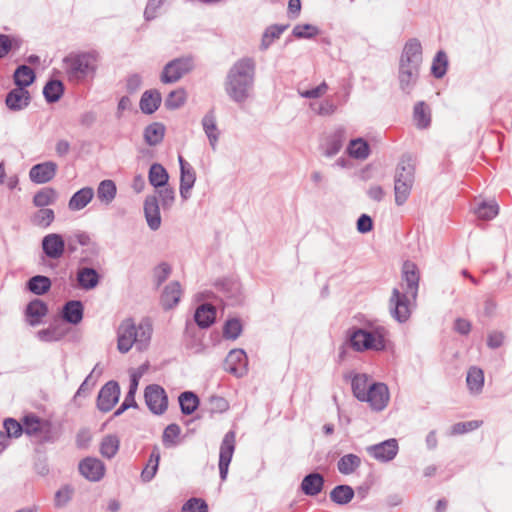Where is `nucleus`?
Returning <instances> with one entry per match:
<instances>
[{
    "label": "nucleus",
    "mask_w": 512,
    "mask_h": 512,
    "mask_svg": "<svg viewBox=\"0 0 512 512\" xmlns=\"http://www.w3.org/2000/svg\"><path fill=\"white\" fill-rule=\"evenodd\" d=\"M256 62L251 57L238 59L227 71L224 90L230 100L236 104L245 103L254 90Z\"/></svg>",
    "instance_id": "obj_1"
},
{
    "label": "nucleus",
    "mask_w": 512,
    "mask_h": 512,
    "mask_svg": "<svg viewBox=\"0 0 512 512\" xmlns=\"http://www.w3.org/2000/svg\"><path fill=\"white\" fill-rule=\"evenodd\" d=\"M419 272L415 263L405 261L402 266L403 291L394 288L389 299L391 316L399 323L406 322L411 315V300H416L419 288Z\"/></svg>",
    "instance_id": "obj_2"
},
{
    "label": "nucleus",
    "mask_w": 512,
    "mask_h": 512,
    "mask_svg": "<svg viewBox=\"0 0 512 512\" xmlns=\"http://www.w3.org/2000/svg\"><path fill=\"white\" fill-rule=\"evenodd\" d=\"M153 328L151 321L144 318L138 325L133 319H124L117 329V349L120 353H127L133 345L137 350L144 351L148 348Z\"/></svg>",
    "instance_id": "obj_3"
},
{
    "label": "nucleus",
    "mask_w": 512,
    "mask_h": 512,
    "mask_svg": "<svg viewBox=\"0 0 512 512\" xmlns=\"http://www.w3.org/2000/svg\"><path fill=\"white\" fill-rule=\"evenodd\" d=\"M388 330L378 321H366L360 328L348 331L350 346L357 352L382 351L386 348Z\"/></svg>",
    "instance_id": "obj_4"
},
{
    "label": "nucleus",
    "mask_w": 512,
    "mask_h": 512,
    "mask_svg": "<svg viewBox=\"0 0 512 512\" xmlns=\"http://www.w3.org/2000/svg\"><path fill=\"white\" fill-rule=\"evenodd\" d=\"M98 67V54L90 52H72L62 60V68L72 83H80L93 78Z\"/></svg>",
    "instance_id": "obj_5"
},
{
    "label": "nucleus",
    "mask_w": 512,
    "mask_h": 512,
    "mask_svg": "<svg viewBox=\"0 0 512 512\" xmlns=\"http://www.w3.org/2000/svg\"><path fill=\"white\" fill-rule=\"evenodd\" d=\"M414 173L415 169L410 160L402 159L399 162L394 183L395 203L398 206L403 205L410 195L414 183Z\"/></svg>",
    "instance_id": "obj_6"
},
{
    "label": "nucleus",
    "mask_w": 512,
    "mask_h": 512,
    "mask_svg": "<svg viewBox=\"0 0 512 512\" xmlns=\"http://www.w3.org/2000/svg\"><path fill=\"white\" fill-rule=\"evenodd\" d=\"M193 68V59L190 57L177 58L168 62L161 73V81L171 84L179 81Z\"/></svg>",
    "instance_id": "obj_7"
},
{
    "label": "nucleus",
    "mask_w": 512,
    "mask_h": 512,
    "mask_svg": "<svg viewBox=\"0 0 512 512\" xmlns=\"http://www.w3.org/2000/svg\"><path fill=\"white\" fill-rule=\"evenodd\" d=\"M145 402L149 410L156 414H163L168 407L167 394L160 385L151 384L145 388L144 393Z\"/></svg>",
    "instance_id": "obj_8"
},
{
    "label": "nucleus",
    "mask_w": 512,
    "mask_h": 512,
    "mask_svg": "<svg viewBox=\"0 0 512 512\" xmlns=\"http://www.w3.org/2000/svg\"><path fill=\"white\" fill-rule=\"evenodd\" d=\"M235 450V433L229 431L225 434L219 452V474L222 481L227 479L228 469Z\"/></svg>",
    "instance_id": "obj_9"
},
{
    "label": "nucleus",
    "mask_w": 512,
    "mask_h": 512,
    "mask_svg": "<svg viewBox=\"0 0 512 512\" xmlns=\"http://www.w3.org/2000/svg\"><path fill=\"white\" fill-rule=\"evenodd\" d=\"M120 387L116 381L107 382L99 391L97 408L102 412H109L118 402Z\"/></svg>",
    "instance_id": "obj_10"
},
{
    "label": "nucleus",
    "mask_w": 512,
    "mask_h": 512,
    "mask_svg": "<svg viewBox=\"0 0 512 512\" xmlns=\"http://www.w3.org/2000/svg\"><path fill=\"white\" fill-rule=\"evenodd\" d=\"M398 442L396 439H388L381 443L368 446L367 453L380 462H388L393 460L398 453Z\"/></svg>",
    "instance_id": "obj_11"
},
{
    "label": "nucleus",
    "mask_w": 512,
    "mask_h": 512,
    "mask_svg": "<svg viewBox=\"0 0 512 512\" xmlns=\"http://www.w3.org/2000/svg\"><path fill=\"white\" fill-rule=\"evenodd\" d=\"M389 390L384 383H373L368 388L367 398L370 407L375 411L383 410L389 402Z\"/></svg>",
    "instance_id": "obj_12"
},
{
    "label": "nucleus",
    "mask_w": 512,
    "mask_h": 512,
    "mask_svg": "<svg viewBox=\"0 0 512 512\" xmlns=\"http://www.w3.org/2000/svg\"><path fill=\"white\" fill-rule=\"evenodd\" d=\"M180 165V186L179 192L183 200L190 198V191L193 188L196 181V173L194 168L183 159L182 156L178 157Z\"/></svg>",
    "instance_id": "obj_13"
},
{
    "label": "nucleus",
    "mask_w": 512,
    "mask_h": 512,
    "mask_svg": "<svg viewBox=\"0 0 512 512\" xmlns=\"http://www.w3.org/2000/svg\"><path fill=\"white\" fill-rule=\"evenodd\" d=\"M247 365V355L242 349L231 350L224 363L225 370L237 377H242L247 373Z\"/></svg>",
    "instance_id": "obj_14"
},
{
    "label": "nucleus",
    "mask_w": 512,
    "mask_h": 512,
    "mask_svg": "<svg viewBox=\"0 0 512 512\" xmlns=\"http://www.w3.org/2000/svg\"><path fill=\"white\" fill-rule=\"evenodd\" d=\"M422 45L416 38H412L404 45L399 64L420 68L422 64Z\"/></svg>",
    "instance_id": "obj_15"
},
{
    "label": "nucleus",
    "mask_w": 512,
    "mask_h": 512,
    "mask_svg": "<svg viewBox=\"0 0 512 512\" xmlns=\"http://www.w3.org/2000/svg\"><path fill=\"white\" fill-rule=\"evenodd\" d=\"M66 248V242L62 235L50 233L42 239V250L50 259H59L63 256Z\"/></svg>",
    "instance_id": "obj_16"
},
{
    "label": "nucleus",
    "mask_w": 512,
    "mask_h": 512,
    "mask_svg": "<svg viewBox=\"0 0 512 512\" xmlns=\"http://www.w3.org/2000/svg\"><path fill=\"white\" fill-rule=\"evenodd\" d=\"M58 166L53 161L36 164L29 171V178L33 183L45 184L51 181L57 172Z\"/></svg>",
    "instance_id": "obj_17"
},
{
    "label": "nucleus",
    "mask_w": 512,
    "mask_h": 512,
    "mask_svg": "<svg viewBox=\"0 0 512 512\" xmlns=\"http://www.w3.org/2000/svg\"><path fill=\"white\" fill-rule=\"evenodd\" d=\"M144 216L148 227L152 231H157L161 226L160 205L156 195H147L144 200Z\"/></svg>",
    "instance_id": "obj_18"
},
{
    "label": "nucleus",
    "mask_w": 512,
    "mask_h": 512,
    "mask_svg": "<svg viewBox=\"0 0 512 512\" xmlns=\"http://www.w3.org/2000/svg\"><path fill=\"white\" fill-rule=\"evenodd\" d=\"M79 471L89 481H100L105 474L103 462L96 458H85L79 464Z\"/></svg>",
    "instance_id": "obj_19"
},
{
    "label": "nucleus",
    "mask_w": 512,
    "mask_h": 512,
    "mask_svg": "<svg viewBox=\"0 0 512 512\" xmlns=\"http://www.w3.org/2000/svg\"><path fill=\"white\" fill-rule=\"evenodd\" d=\"M419 70L417 67L399 64L398 79L403 92L409 94L412 91L418 80Z\"/></svg>",
    "instance_id": "obj_20"
},
{
    "label": "nucleus",
    "mask_w": 512,
    "mask_h": 512,
    "mask_svg": "<svg viewBox=\"0 0 512 512\" xmlns=\"http://www.w3.org/2000/svg\"><path fill=\"white\" fill-rule=\"evenodd\" d=\"M30 100V94L26 89L16 87L7 94L5 103L10 110L19 111L26 108Z\"/></svg>",
    "instance_id": "obj_21"
},
{
    "label": "nucleus",
    "mask_w": 512,
    "mask_h": 512,
    "mask_svg": "<svg viewBox=\"0 0 512 512\" xmlns=\"http://www.w3.org/2000/svg\"><path fill=\"white\" fill-rule=\"evenodd\" d=\"M202 127L209 140V144L213 150L216 149L219 140V130L217 128L216 117L213 111H209L202 118Z\"/></svg>",
    "instance_id": "obj_22"
},
{
    "label": "nucleus",
    "mask_w": 512,
    "mask_h": 512,
    "mask_svg": "<svg viewBox=\"0 0 512 512\" xmlns=\"http://www.w3.org/2000/svg\"><path fill=\"white\" fill-rule=\"evenodd\" d=\"M345 140V129H336L330 136L327 137L325 141L324 155L327 157H332L336 155L341 150Z\"/></svg>",
    "instance_id": "obj_23"
},
{
    "label": "nucleus",
    "mask_w": 512,
    "mask_h": 512,
    "mask_svg": "<svg viewBox=\"0 0 512 512\" xmlns=\"http://www.w3.org/2000/svg\"><path fill=\"white\" fill-rule=\"evenodd\" d=\"M83 304L78 300L68 301L62 310V316L65 321L70 324L77 325L83 319Z\"/></svg>",
    "instance_id": "obj_24"
},
{
    "label": "nucleus",
    "mask_w": 512,
    "mask_h": 512,
    "mask_svg": "<svg viewBox=\"0 0 512 512\" xmlns=\"http://www.w3.org/2000/svg\"><path fill=\"white\" fill-rule=\"evenodd\" d=\"M324 485V478L319 473H310L306 475L301 482V489L305 495L316 496Z\"/></svg>",
    "instance_id": "obj_25"
},
{
    "label": "nucleus",
    "mask_w": 512,
    "mask_h": 512,
    "mask_svg": "<svg viewBox=\"0 0 512 512\" xmlns=\"http://www.w3.org/2000/svg\"><path fill=\"white\" fill-rule=\"evenodd\" d=\"M94 190L91 187H84L75 192L68 202L71 211H79L85 208L93 199Z\"/></svg>",
    "instance_id": "obj_26"
},
{
    "label": "nucleus",
    "mask_w": 512,
    "mask_h": 512,
    "mask_svg": "<svg viewBox=\"0 0 512 512\" xmlns=\"http://www.w3.org/2000/svg\"><path fill=\"white\" fill-rule=\"evenodd\" d=\"M182 295L181 286L179 282L174 281L168 284L162 295H161V302L165 309H171L174 306H176L180 300V297Z\"/></svg>",
    "instance_id": "obj_27"
},
{
    "label": "nucleus",
    "mask_w": 512,
    "mask_h": 512,
    "mask_svg": "<svg viewBox=\"0 0 512 512\" xmlns=\"http://www.w3.org/2000/svg\"><path fill=\"white\" fill-rule=\"evenodd\" d=\"M216 310L211 304L200 305L194 315L195 322L201 328H208L215 321Z\"/></svg>",
    "instance_id": "obj_28"
},
{
    "label": "nucleus",
    "mask_w": 512,
    "mask_h": 512,
    "mask_svg": "<svg viewBox=\"0 0 512 512\" xmlns=\"http://www.w3.org/2000/svg\"><path fill=\"white\" fill-rule=\"evenodd\" d=\"M161 100V94L157 90L145 91L140 99V109L145 114H152L159 108Z\"/></svg>",
    "instance_id": "obj_29"
},
{
    "label": "nucleus",
    "mask_w": 512,
    "mask_h": 512,
    "mask_svg": "<svg viewBox=\"0 0 512 512\" xmlns=\"http://www.w3.org/2000/svg\"><path fill=\"white\" fill-rule=\"evenodd\" d=\"M77 281L82 289L90 290L98 285L99 274L93 268L82 267L77 272Z\"/></svg>",
    "instance_id": "obj_30"
},
{
    "label": "nucleus",
    "mask_w": 512,
    "mask_h": 512,
    "mask_svg": "<svg viewBox=\"0 0 512 512\" xmlns=\"http://www.w3.org/2000/svg\"><path fill=\"white\" fill-rule=\"evenodd\" d=\"M47 312L48 307L42 300L35 299L31 301L26 308V315L29 318L30 325L35 326L39 324L41 318L44 317Z\"/></svg>",
    "instance_id": "obj_31"
},
{
    "label": "nucleus",
    "mask_w": 512,
    "mask_h": 512,
    "mask_svg": "<svg viewBox=\"0 0 512 512\" xmlns=\"http://www.w3.org/2000/svg\"><path fill=\"white\" fill-rule=\"evenodd\" d=\"M149 183L157 188L167 186L169 175L167 170L159 163H154L150 166L148 173Z\"/></svg>",
    "instance_id": "obj_32"
},
{
    "label": "nucleus",
    "mask_w": 512,
    "mask_h": 512,
    "mask_svg": "<svg viewBox=\"0 0 512 512\" xmlns=\"http://www.w3.org/2000/svg\"><path fill=\"white\" fill-rule=\"evenodd\" d=\"M361 458L356 454H345L337 462V469L343 475L354 473L361 466Z\"/></svg>",
    "instance_id": "obj_33"
},
{
    "label": "nucleus",
    "mask_w": 512,
    "mask_h": 512,
    "mask_svg": "<svg viewBox=\"0 0 512 512\" xmlns=\"http://www.w3.org/2000/svg\"><path fill=\"white\" fill-rule=\"evenodd\" d=\"M165 135V126L162 123L154 122L144 129L143 137L150 146H155L162 142Z\"/></svg>",
    "instance_id": "obj_34"
},
{
    "label": "nucleus",
    "mask_w": 512,
    "mask_h": 512,
    "mask_svg": "<svg viewBox=\"0 0 512 512\" xmlns=\"http://www.w3.org/2000/svg\"><path fill=\"white\" fill-rule=\"evenodd\" d=\"M466 382L470 393L479 394L484 385L483 370L478 367H470L467 372Z\"/></svg>",
    "instance_id": "obj_35"
},
{
    "label": "nucleus",
    "mask_w": 512,
    "mask_h": 512,
    "mask_svg": "<svg viewBox=\"0 0 512 512\" xmlns=\"http://www.w3.org/2000/svg\"><path fill=\"white\" fill-rule=\"evenodd\" d=\"M24 432L30 436H38L40 433L47 431V422L39 417L30 414L23 418Z\"/></svg>",
    "instance_id": "obj_36"
},
{
    "label": "nucleus",
    "mask_w": 512,
    "mask_h": 512,
    "mask_svg": "<svg viewBox=\"0 0 512 512\" xmlns=\"http://www.w3.org/2000/svg\"><path fill=\"white\" fill-rule=\"evenodd\" d=\"M159 461L160 450L157 446H155L153 447L149 460L141 473V478L144 482H149L154 478L158 470Z\"/></svg>",
    "instance_id": "obj_37"
},
{
    "label": "nucleus",
    "mask_w": 512,
    "mask_h": 512,
    "mask_svg": "<svg viewBox=\"0 0 512 512\" xmlns=\"http://www.w3.org/2000/svg\"><path fill=\"white\" fill-rule=\"evenodd\" d=\"M351 386L354 396L359 401H364V398H367L370 385L366 374H354L351 378Z\"/></svg>",
    "instance_id": "obj_38"
},
{
    "label": "nucleus",
    "mask_w": 512,
    "mask_h": 512,
    "mask_svg": "<svg viewBox=\"0 0 512 512\" xmlns=\"http://www.w3.org/2000/svg\"><path fill=\"white\" fill-rule=\"evenodd\" d=\"M117 188L112 180H103L97 188V198L104 204H110L116 197Z\"/></svg>",
    "instance_id": "obj_39"
},
{
    "label": "nucleus",
    "mask_w": 512,
    "mask_h": 512,
    "mask_svg": "<svg viewBox=\"0 0 512 512\" xmlns=\"http://www.w3.org/2000/svg\"><path fill=\"white\" fill-rule=\"evenodd\" d=\"M354 497V490L349 485H338L330 492V499L338 505L348 504Z\"/></svg>",
    "instance_id": "obj_40"
},
{
    "label": "nucleus",
    "mask_w": 512,
    "mask_h": 512,
    "mask_svg": "<svg viewBox=\"0 0 512 512\" xmlns=\"http://www.w3.org/2000/svg\"><path fill=\"white\" fill-rule=\"evenodd\" d=\"M58 194L55 189L45 187L39 190L33 197V204L36 207L45 208L56 202Z\"/></svg>",
    "instance_id": "obj_41"
},
{
    "label": "nucleus",
    "mask_w": 512,
    "mask_h": 512,
    "mask_svg": "<svg viewBox=\"0 0 512 512\" xmlns=\"http://www.w3.org/2000/svg\"><path fill=\"white\" fill-rule=\"evenodd\" d=\"M288 27V24H274L267 27L262 36L261 49L266 50Z\"/></svg>",
    "instance_id": "obj_42"
},
{
    "label": "nucleus",
    "mask_w": 512,
    "mask_h": 512,
    "mask_svg": "<svg viewBox=\"0 0 512 512\" xmlns=\"http://www.w3.org/2000/svg\"><path fill=\"white\" fill-rule=\"evenodd\" d=\"M347 152L353 158L364 160L369 156L370 148L364 139L357 138L350 141Z\"/></svg>",
    "instance_id": "obj_43"
},
{
    "label": "nucleus",
    "mask_w": 512,
    "mask_h": 512,
    "mask_svg": "<svg viewBox=\"0 0 512 512\" xmlns=\"http://www.w3.org/2000/svg\"><path fill=\"white\" fill-rule=\"evenodd\" d=\"M181 412L185 415L192 414L199 406V398L194 392L185 391L179 396Z\"/></svg>",
    "instance_id": "obj_44"
},
{
    "label": "nucleus",
    "mask_w": 512,
    "mask_h": 512,
    "mask_svg": "<svg viewBox=\"0 0 512 512\" xmlns=\"http://www.w3.org/2000/svg\"><path fill=\"white\" fill-rule=\"evenodd\" d=\"M35 79V74L32 68L26 65L19 66L14 72V82L17 87L26 88L31 85Z\"/></svg>",
    "instance_id": "obj_45"
},
{
    "label": "nucleus",
    "mask_w": 512,
    "mask_h": 512,
    "mask_svg": "<svg viewBox=\"0 0 512 512\" xmlns=\"http://www.w3.org/2000/svg\"><path fill=\"white\" fill-rule=\"evenodd\" d=\"M63 91V84L59 80H51L47 82L43 88L44 97L49 103L58 101L61 98Z\"/></svg>",
    "instance_id": "obj_46"
},
{
    "label": "nucleus",
    "mask_w": 512,
    "mask_h": 512,
    "mask_svg": "<svg viewBox=\"0 0 512 512\" xmlns=\"http://www.w3.org/2000/svg\"><path fill=\"white\" fill-rule=\"evenodd\" d=\"M120 441L116 435H107L100 444V452L103 457L111 459L119 450Z\"/></svg>",
    "instance_id": "obj_47"
},
{
    "label": "nucleus",
    "mask_w": 512,
    "mask_h": 512,
    "mask_svg": "<svg viewBox=\"0 0 512 512\" xmlns=\"http://www.w3.org/2000/svg\"><path fill=\"white\" fill-rule=\"evenodd\" d=\"M27 286L32 293L43 295L50 289L51 280L46 276L37 275L29 279Z\"/></svg>",
    "instance_id": "obj_48"
},
{
    "label": "nucleus",
    "mask_w": 512,
    "mask_h": 512,
    "mask_svg": "<svg viewBox=\"0 0 512 512\" xmlns=\"http://www.w3.org/2000/svg\"><path fill=\"white\" fill-rule=\"evenodd\" d=\"M55 219V213L50 208L39 209L32 217L31 222L42 228H48Z\"/></svg>",
    "instance_id": "obj_49"
},
{
    "label": "nucleus",
    "mask_w": 512,
    "mask_h": 512,
    "mask_svg": "<svg viewBox=\"0 0 512 512\" xmlns=\"http://www.w3.org/2000/svg\"><path fill=\"white\" fill-rule=\"evenodd\" d=\"M158 204H161L163 210H170L175 202V190L170 186L157 188L156 194Z\"/></svg>",
    "instance_id": "obj_50"
},
{
    "label": "nucleus",
    "mask_w": 512,
    "mask_h": 512,
    "mask_svg": "<svg viewBox=\"0 0 512 512\" xmlns=\"http://www.w3.org/2000/svg\"><path fill=\"white\" fill-rule=\"evenodd\" d=\"M186 102V92L184 89L179 88L171 91L165 100L167 109L175 110L183 106Z\"/></svg>",
    "instance_id": "obj_51"
},
{
    "label": "nucleus",
    "mask_w": 512,
    "mask_h": 512,
    "mask_svg": "<svg viewBox=\"0 0 512 512\" xmlns=\"http://www.w3.org/2000/svg\"><path fill=\"white\" fill-rule=\"evenodd\" d=\"M499 207L495 201L482 202L476 208L475 213L477 216L484 220H490L497 216Z\"/></svg>",
    "instance_id": "obj_52"
},
{
    "label": "nucleus",
    "mask_w": 512,
    "mask_h": 512,
    "mask_svg": "<svg viewBox=\"0 0 512 512\" xmlns=\"http://www.w3.org/2000/svg\"><path fill=\"white\" fill-rule=\"evenodd\" d=\"M414 121L420 129L427 128L430 124V114L426 110L424 102H418L414 107Z\"/></svg>",
    "instance_id": "obj_53"
},
{
    "label": "nucleus",
    "mask_w": 512,
    "mask_h": 512,
    "mask_svg": "<svg viewBox=\"0 0 512 512\" xmlns=\"http://www.w3.org/2000/svg\"><path fill=\"white\" fill-rule=\"evenodd\" d=\"M65 332L59 326H50L46 329L39 330L37 337L44 342H55L61 340Z\"/></svg>",
    "instance_id": "obj_54"
},
{
    "label": "nucleus",
    "mask_w": 512,
    "mask_h": 512,
    "mask_svg": "<svg viewBox=\"0 0 512 512\" xmlns=\"http://www.w3.org/2000/svg\"><path fill=\"white\" fill-rule=\"evenodd\" d=\"M319 33V28L311 24H298L292 30L293 36L298 39H311Z\"/></svg>",
    "instance_id": "obj_55"
},
{
    "label": "nucleus",
    "mask_w": 512,
    "mask_h": 512,
    "mask_svg": "<svg viewBox=\"0 0 512 512\" xmlns=\"http://www.w3.org/2000/svg\"><path fill=\"white\" fill-rule=\"evenodd\" d=\"M447 56L443 51H439L432 63L431 72L436 78H442L447 70Z\"/></svg>",
    "instance_id": "obj_56"
},
{
    "label": "nucleus",
    "mask_w": 512,
    "mask_h": 512,
    "mask_svg": "<svg viewBox=\"0 0 512 512\" xmlns=\"http://www.w3.org/2000/svg\"><path fill=\"white\" fill-rule=\"evenodd\" d=\"M242 332V324L239 319L232 318L226 321L223 328V336L226 339L235 340Z\"/></svg>",
    "instance_id": "obj_57"
},
{
    "label": "nucleus",
    "mask_w": 512,
    "mask_h": 512,
    "mask_svg": "<svg viewBox=\"0 0 512 512\" xmlns=\"http://www.w3.org/2000/svg\"><path fill=\"white\" fill-rule=\"evenodd\" d=\"M181 432L180 427L177 424L168 425L163 432L162 441L166 447H172L177 444V438Z\"/></svg>",
    "instance_id": "obj_58"
},
{
    "label": "nucleus",
    "mask_w": 512,
    "mask_h": 512,
    "mask_svg": "<svg viewBox=\"0 0 512 512\" xmlns=\"http://www.w3.org/2000/svg\"><path fill=\"white\" fill-rule=\"evenodd\" d=\"M482 424L481 421L471 420L467 422H458L451 427V435H460L476 430Z\"/></svg>",
    "instance_id": "obj_59"
},
{
    "label": "nucleus",
    "mask_w": 512,
    "mask_h": 512,
    "mask_svg": "<svg viewBox=\"0 0 512 512\" xmlns=\"http://www.w3.org/2000/svg\"><path fill=\"white\" fill-rule=\"evenodd\" d=\"M5 434L8 436V438H17L24 432L23 424H20L18 421H16L13 418H8L3 423Z\"/></svg>",
    "instance_id": "obj_60"
},
{
    "label": "nucleus",
    "mask_w": 512,
    "mask_h": 512,
    "mask_svg": "<svg viewBox=\"0 0 512 512\" xmlns=\"http://www.w3.org/2000/svg\"><path fill=\"white\" fill-rule=\"evenodd\" d=\"M72 495H73V488L69 485L63 486L55 494V499H54L55 506L56 507L65 506L71 500Z\"/></svg>",
    "instance_id": "obj_61"
},
{
    "label": "nucleus",
    "mask_w": 512,
    "mask_h": 512,
    "mask_svg": "<svg viewBox=\"0 0 512 512\" xmlns=\"http://www.w3.org/2000/svg\"><path fill=\"white\" fill-rule=\"evenodd\" d=\"M182 512H208V506L202 499L191 498L183 505Z\"/></svg>",
    "instance_id": "obj_62"
},
{
    "label": "nucleus",
    "mask_w": 512,
    "mask_h": 512,
    "mask_svg": "<svg viewBox=\"0 0 512 512\" xmlns=\"http://www.w3.org/2000/svg\"><path fill=\"white\" fill-rule=\"evenodd\" d=\"M166 0H148L145 10L144 18L146 21L155 19L158 15V10L162 7Z\"/></svg>",
    "instance_id": "obj_63"
},
{
    "label": "nucleus",
    "mask_w": 512,
    "mask_h": 512,
    "mask_svg": "<svg viewBox=\"0 0 512 512\" xmlns=\"http://www.w3.org/2000/svg\"><path fill=\"white\" fill-rule=\"evenodd\" d=\"M171 273V268L167 263H161L154 270V279L157 286H160Z\"/></svg>",
    "instance_id": "obj_64"
}]
</instances>
